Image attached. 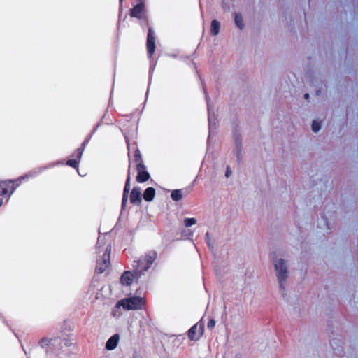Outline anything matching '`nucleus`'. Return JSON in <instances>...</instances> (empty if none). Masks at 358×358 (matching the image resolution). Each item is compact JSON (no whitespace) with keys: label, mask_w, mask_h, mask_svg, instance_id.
I'll use <instances>...</instances> for the list:
<instances>
[{"label":"nucleus","mask_w":358,"mask_h":358,"mask_svg":"<svg viewBox=\"0 0 358 358\" xmlns=\"http://www.w3.org/2000/svg\"><path fill=\"white\" fill-rule=\"evenodd\" d=\"M59 164H63V162L62 161H57V162H55L52 163H50L47 165L36 167V168L31 169V171H29V172H27V173H25L24 175L20 176L19 178H17V179H20V181L22 182V180L26 179V178L27 179L29 178H36V176L40 175L41 173H43L44 171L49 169L50 168H52L55 166L59 165Z\"/></svg>","instance_id":"nucleus-7"},{"label":"nucleus","mask_w":358,"mask_h":358,"mask_svg":"<svg viewBox=\"0 0 358 358\" xmlns=\"http://www.w3.org/2000/svg\"><path fill=\"white\" fill-rule=\"evenodd\" d=\"M84 150L85 149L80 146L75 150L74 153L73 154V156H75V159H78L80 162L82 158Z\"/></svg>","instance_id":"nucleus-21"},{"label":"nucleus","mask_w":358,"mask_h":358,"mask_svg":"<svg viewBox=\"0 0 358 358\" xmlns=\"http://www.w3.org/2000/svg\"><path fill=\"white\" fill-rule=\"evenodd\" d=\"M131 115H132L131 114H130V115H125V117H129V118H131Z\"/></svg>","instance_id":"nucleus-37"},{"label":"nucleus","mask_w":358,"mask_h":358,"mask_svg":"<svg viewBox=\"0 0 358 358\" xmlns=\"http://www.w3.org/2000/svg\"><path fill=\"white\" fill-rule=\"evenodd\" d=\"M171 198L173 201H178L182 199V192L181 189L173 190L171 192Z\"/></svg>","instance_id":"nucleus-19"},{"label":"nucleus","mask_w":358,"mask_h":358,"mask_svg":"<svg viewBox=\"0 0 358 358\" xmlns=\"http://www.w3.org/2000/svg\"><path fill=\"white\" fill-rule=\"evenodd\" d=\"M106 124H112L111 120H109V122H106Z\"/></svg>","instance_id":"nucleus-36"},{"label":"nucleus","mask_w":358,"mask_h":358,"mask_svg":"<svg viewBox=\"0 0 358 358\" xmlns=\"http://www.w3.org/2000/svg\"><path fill=\"white\" fill-rule=\"evenodd\" d=\"M132 358H144L143 355H141L139 352L137 351H134L132 355Z\"/></svg>","instance_id":"nucleus-29"},{"label":"nucleus","mask_w":358,"mask_h":358,"mask_svg":"<svg viewBox=\"0 0 358 358\" xmlns=\"http://www.w3.org/2000/svg\"><path fill=\"white\" fill-rule=\"evenodd\" d=\"M231 174V171L229 169V168H227V171H226V176L229 177Z\"/></svg>","instance_id":"nucleus-30"},{"label":"nucleus","mask_w":358,"mask_h":358,"mask_svg":"<svg viewBox=\"0 0 358 358\" xmlns=\"http://www.w3.org/2000/svg\"><path fill=\"white\" fill-rule=\"evenodd\" d=\"M79 163L80 162L76 159H70L66 162V165L78 170Z\"/></svg>","instance_id":"nucleus-20"},{"label":"nucleus","mask_w":358,"mask_h":358,"mask_svg":"<svg viewBox=\"0 0 358 358\" xmlns=\"http://www.w3.org/2000/svg\"><path fill=\"white\" fill-rule=\"evenodd\" d=\"M107 113H108V110H106L105 113L103 114V115L102 116V117H101V120H102V121H103L104 119H107V117H106Z\"/></svg>","instance_id":"nucleus-31"},{"label":"nucleus","mask_w":358,"mask_h":358,"mask_svg":"<svg viewBox=\"0 0 358 358\" xmlns=\"http://www.w3.org/2000/svg\"><path fill=\"white\" fill-rule=\"evenodd\" d=\"M203 325L194 324L187 332V336L191 341H198L203 334Z\"/></svg>","instance_id":"nucleus-10"},{"label":"nucleus","mask_w":358,"mask_h":358,"mask_svg":"<svg viewBox=\"0 0 358 358\" xmlns=\"http://www.w3.org/2000/svg\"><path fill=\"white\" fill-rule=\"evenodd\" d=\"M123 0H119V15H118V20H120V17L122 13V5Z\"/></svg>","instance_id":"nucleus-26"},{"label":"nucleus","mask_w":358,"mask_h":358,"mask_svg":"<svg viewBox=\"0 0 358 358\" xmlns=\"http://www.w3.org/2000/svg\"><path fill=\"white\" fill-rule=\"evenodd\" d=\"M120 336L118 334H115L111 336L106 343L105 348L107 350H115L119 343Z\"/></svg>","instance_id":"nucleus-12"},{"label":"nucleus","mask_w":358,"mask_h":358,"mask_svg":"<svg viewBox=\"0 0 358 358\" xmlns=\"http://www.w3.org/2000/svg\"><path fill=\"white\" fill-rule=\"evenodd\" d=\"M304 99H305L306 100H308H308H309V99H310V95H309V94H306L304 95Z\"/></svg>","instance_id":"nucleus-32"},{"label":"nucleus","mask_w":358,"mask_h":358,"mask_svg":"<svg viewBox=\"0 0 358 358\" xmlns=\"http://www.w3.org/2000/svg\"><path fill=\"white\" fill-rule=\"evenodd\" d=\"M3 205V199L0 198V207Z\"/></svg>","instance_id":"nucleus-35"},{"label":"nucleus","mask_w":358,"mask_h":358,"mask_svg":"<svg viewBox=\"0 0 358 358\" xmlns=\"http://www.w3.org/2000/svg\"><path fill=\"white\" fill-rule=\"evenodd\" d=\"M234 21L236 27L240 29H243L244 28V21L243 16L240 13L234 14Z\"/></svg>","instance_id":"nucleus-17"},{"label":"nucleus","mask_w":358,"mask_h":358,"mask_svg":"<svg viewBox=\"0 0 358 358\" xmlns=\"http://www.w3.org/2000/svg\"><path fill=\"white\" fill-rule=\"evenodd\" d=\"M157 259V251L150 250L141 255L132 264V271H125L121 275L120 282L123 286H130L134 280L138 282L139 278L151 267Z\"/></svg>","instance_id":"nucleus-2"},{"label":"nucleus","mask_w":358,"mask_h":358,"mask_svg":"<svg viewBox=\"0 0 358 358\" xmlns=\"http://www.w3.org/2000/svg\"><path fill=\"white\" fill-rule=\"evenodd\" d=\"M0 320H2L3 323L5 324L10 331H12L13 333H14V335L15 336L16 338H18V336L16 333L14 332V330L12 329V327L9 325L8 322L7 320H5L4 317L0 313Z\"/></svg>","instance_id":"nucleus-24"},{"label":"nucleus","mask_w":358,"mask_h":358,"mask_svg":"<svg viewBox=\"0 0 358 358\" xmlns=\"http://www.w3.org/2000/svg\"><path fill=\"white\" fill-rule=\"evenodd\" d=\"M142 200V194L140 187H134L130 194V202L132 204H140Z\"/></svg>","instance_id":"nucleus-11"},{"label":"nucleus","mask_w":358,"mask_h":358,"mask_svg":"<svg viewBox=\"0 0 358 358\" xmlns=\"http://www.w3.org/2000/svg\"><path fill=\"white\" fill-rule=\"evenodd\" d=\"M111 251V245H108L105 252L103 253L101 259L96 260V271L98 273H103L106 269L110 266V255Z\"/></svg>","instance_id":"nucleus-8"},{"label":"nucleus","mask_w":358,"mask_h":358,"mask_svg":"<svg viewBox=\"0 0 358 358\" xmlns=\"http://www.w3.org/2000/svg\"><path fill=\"white\" fill-rule=\"evenodd\" d=\"M92 136H93L92 134H91V133L88 134L87 136H86L85 139L81 143L80 146L82 148H83L84 149H85V147L89 143V142L90 141L91 138H92Z\"/></svg>","instance_id":"nucleus-23"},{"label":"nucleus","mask_w":358,"mask_h":358,"mask_svg":"<svg viewBox=\"0 0 358 358\" xmlns=\"http://www.w3.org/2000/svg\"><path fill=\"white\" fill-rule=\"evenodd\" d=\"M196 223L195 218H186L184 220V224L186 227H189Z\"/></svg>","instance_id":"nucleus-22"},{"label":"nucleus","mask_w":358,"mask_h":358,"mask_svg":"<svg viewBox=\"0 0 358 358\" xmlns=\"http://www.w3.org/2000/svg\"><path fill=\"white\" fill-rule=\"evenodd\" d=\"M220 29V24L216 20H213L210 25V33L213 36L218 34Z\"/></svg>","instance_id":"nucleus-16"},{"label":"nucleus","mask_w":358,"mask_h":358,"mask_svg":"<svg viewBox=\"0 0 358 358\" xmlns=\"http://www.w3.org/2000/svg\"><path fill=\"white\" fill-rule=\"evenodd\" d=\"M322 128V122L318 120H313L311 123V129L314 133H318Z\"/></svg>","instance_id":"nucleus-18"},{"label":"nucleus","mask_w":358,"mask_h":358,"mask_svg":"<svg viewBox=\"0 0 358 358\" xmlns=\"http://www.w3.org/2000/svg\"><path fill=\"white\" fill-rule=\"evenodd\" d=\"M273 265L280 285L282 287V283L289 275L287 262L285 259L275 255L273 259Z\"/></svg>","instance_id":"nucleus-4"},{"label":"nucleus","mask_w":358,"mask_h":358,"mask_svg":"<svg viewBox=\"0 0 358 358\" xmlns=\"http://www.w3.org/2000/svg\"><path fill=\"white\" fill-rule=\"evenodd\" d=\"M112 315L115 317L116 316V314H115V310H113L112 311Z\"/></svg>","instance_id":"nucleus-34"},{"label":"nucleus","mask_w":358,"mask_h":358,"mask_svg":"<svg viewBox=\"0 0 358 358\" xmlns=\"http://www.w3.org/2000/svg\"><path fill=\"white\" fill-rule=\"evenodd\" d=\"M113 91V89H112L111 92H110V99H109V103H110V101H111V95H112Z\"/></svg>","instance_id":"nucleus-33"},{"label":"nucleus","mask_w":358,"mask_h":358,"mask_svg":"<svg viewBox=\"0 0 358 358\" xmlns=\"http://www.w3.org/2000/svg\"><path fill=\"white\" fill-rule=\"evenodd\" d=\"M147 14L145 0H137V3L134 5L129 10V15L134 18H141L142 16Z\"/></svg>","instance_id":"nucleus-9"},{"label":"nucleus","mask_w":358,"mask_h":358,"mask_svg":"<svg viewBox=\"0 0 358 358\" xmlns=\"http://www.w3.org/2000/svg\"><path fill=\"white\" fill-rule=\"evenodd\" d=\"M215 325V321L213 319L210 320L208 324V327L213 329Z\"/></svg>","instance_id":"nucleus-28"},{"label":"nucleus","mask_w":358,"mask_h":358,"mask_svg":"<svg viewBox=\"0 0 358 358\" xmlns=\"http://www.w3.org/2000/svg\"><path fill=\"white\" fill-rule=\"evenodd\" d=\"M63 341H64V345L66 347H70L72 345V343H71V340L69 339V338H64L63 339Z\"/></svg>","instance_id":"nucleus-27"},{"label":"nucleus","mask_w":358,"mask_h":358,"mask_svg":"<svg viewBox=\"0 0 358 358\" xmlns=\"http://www.w3.org/2000/svg\"><path fill=\"white\" fill-rule=\"evenodd\" d=\"M99 234H101L100 231H99ZM108 245H110V243H108ZM107 245H108V244H106L105 237H101L99 235L97 238V242H96V249L97 250V253L100 254L101 252H104Z\"/></svg>","instance_id":"nucleus-13"},{"label":"nucleus","mask_w":358,"mask_h":358,"mask_svg":"<svg viewBox=\"0 0 358 358\" xmlns=\"http://www.w3.org/2000/svg\"><path fill=\"white\" fill-rule=\"evenodd\" d=\"M102 120H100V121L93 127L90 133L92 134V135H94V133L97 131L98 128L100 127L102 125Z\"/></svg>","instance_id":"nucleus-25"},{"label":"nucleus","mask_w":358,"mask_h":358,"mask_svg":"<svg viewBox=\"0 0 358 358\" xmlns=\"http://www.w3.org/2000/svg\"><path fill=\"white\" fill-rule=\"evenodd\" d=\"M155 189L152 187H149L144 190L142 196L145 201L150 202L155 198Z\"/></svg>","instance_id":"nucleus-14"},{"label":"nucleus","mask_w":358,"mask_h":358,"mask_svg":"<svg viewBox=\"0 0 358 358\" xmlns=\"http://www.w3.org/2000/svg\"><path fill=\"white\" fill-rule=\"evenodd\" d=\"M20 179L5 180L0 181V196H8L9 199L15 192V189L20 185Z\"/></svg>","instance_id":"nucleus-6"},{"label":"nucleus","mask_w":358,"mask_h":358,"mask_svg":"<svg viewBox=\"0 0 358 358\" xmlns=\"http://www.w3.org/2000/svg\"><path fill=\"white\" fill-rule=\"evenodd\" d=\"M139 21V24L142 29L148 28V31L147 34V38H146V50H147V55L148 57L150 60V67H149V71H148V87L147 91L145 93V100L146 101L150 90V86L151 85L152 78L153 76V73L155 69V66L157 65V60H155L153 58V54L155 53V49H156V45H155V31L150 26L149 24V19L148 14H145V15L142 16L141 18H138Z\"/></svg>","instance_id":"nucleus-3"},{"label":"nucleus","mask_w":358,"mask_h":358,"mask_svg":"<svg viewBox=\"0 0 358 358\" xmlns=\"http://www.w3.org/2000/svg\"><path fill=\"white\" fill-rule=\"evenodd\" d=\"M53 340V338L43 337L39 340L38 345L41 348L45 349L46 352H48V347L51 344V342Z\"/></svg>","instance_id":"nucleus-15"},{"label":"nucleus","mask_w":358,"mask_h":358,"mask_svg":"<svg viewBox=\"0 0 358 358\" xmlns=\"http://www.w3.org/2000/svg\"><path fill=\"white\" fill-rule=\"evenodd\" d=\"M143 304V298L134 296L119 300L116 303L115 308L120 309L122 307L125 310H141Z\"/></svg>","instance_id":"nucleus-5"},{"label":"nucleus","mask_w":358,"mask_h":358,"mask_svg":"<svg viewBox=\"0 0 358 358\" xmlns=\"http://www.w3.org/2000/svg\"><path fill=\"white\" fill-rule=\"evenodd\" d=\"M120 130L127 143L129 156L127 177L125 181L121 204L122 210H124L127 203L128 194L130 190L131 164L133 162L136 163V169L137 171L136 181L138 183H143L148 181L150 176L143 163L141 152L136 142L137 126H135L134 129L131 131H127L125 129L122 128H120Z\"/></svg>","instance_id":"nucleus-1"}]
</instances>
